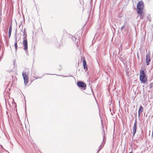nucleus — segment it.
I'll return each instance as SVG.
<instances>
[{"label":"nucleus","mask_w":153,"mask_h":153,"mask_svg":"<svg viewBox=\"0 0 153 153\" xmlns=\"http://www.w3.org/2000/svg\"><path fill=\"white\" fill-rule=\"evenodd\" d=\"M143 8L144 3L143 1H139L137 4V13L140 16L143 15Z\"/></svg>","instance_id":"f257e3e1"},{"label":"nucleus","mask_w":153,"mask_h":153,"mask_svg":"<svg viewBox=\"0 0 153 153\" xmlns=\"http://www.w3.org/2000/svg\"><path fill=\"white\" fill-rule=\"evenodd\" d=\"M140 79L142 83H145L147 81L146 74L143 70H140Z\"/></svg>","instance_id":"f03ea898"},{"label":"nucleus","mask_w":153,"mask_h":153,"mask_svg":"<svg viewBox=\"0 0 153 153\" xmlns=\"http://www.w3.org/2000/svg\"><path fill=\"white\" fill-rule=\"evenodd\" d=\"M77 84L78 86L80 88H81L82 90H85L86 89V84L81 81H79L77 82Z\"/></svg>","instance_id":"7ed1b4c3"},{"label":"nucleus","mask_w":153,"mask_h":153,"mask_svg":"<svg viewBox=\"0 0 153 153\" xmlns=\"http://www.w3.org/2000/svg\"><path fill=\"white\" fill-rule=\"evenodd\" d=\"M22 75L23 77L24 84L25 85H27L28 82V76L26 75V73L23 72L22 73Z\"/></svg>","instance_id":"20e7f679"},{"label":"nucleus","mask_w":153,"mask_h":153,"mask_svg":"<svg viewBox=\"0 0 153 153\" xmlns=\"http://www.w3.org/2000/svg\"><path fill=\"white\" fill-rule=\"evenodd\" d=\"M22 44L24 46V49L25 51H27L28 48L27 41V40L26 39H23Z\"/></svg>","instance_id":"39448f33"},{"label":"nucleus","mask_w":153,"mask_h":153,"mask_svg":"<svg viewBox=\"0 0 153 153\" xmlns=\"http://www.w3.org/2000/svg\"><path fill=\"white\" fill-rule=\"evenodd\" d=\"M146 65H149V62L150 61V59L149 56L147 54L146 56Z\"/></svg>","instance_id":"423d86ee"},{"label":"nucleus","mask_w":153,"mask_h":153,"mask_svg":"<svg viewBox=\"0 0 153 153\" xmlns=\"http://www.w3.org/2000/svg\"><path fill=\"white\" fill-rule=\"evenodd\" d=\"M83 65L84 69L86 71L87 70V65L85 59L83 60Z\"/></svg>","instance_id":"0eeeda50"},{"label":"nucleus","mask_w":153,"mask_h":153,"mask_svg":"<svg viewBox=\"0 0 153 153\" xmlns=\"http://www.w3.org/2000/svg\"><path fill=\"white\" fill-rule=\"evenodd\" d=\"M143 111V108L141 105L140 106V107L139 108V110L138 111V117L139 118L140 116V114Z\"/></svg>","instance_id":"6e6552de"},{"label":"nucleus","mask_w":153,"mask_h":153,"mask_svg":"<svg viewBox=\"0 0 153 153\" xmlns=\"http://www.w3.org/2000/svg\"><path fill=\"white\" fill-rule=\"evenodd\" d=\"M17 31V30H16V32H15V43H17V42L20 39V37H19L18 38V39L17 35L16 34Z\"/></svg>","instance_id":"1a4fd4ad"},{"label":"nucleus","mask_w":153,"mask_h":153,"mask_svg":"<svg viewBox=\"0 0 153 153\" xmlns=\"http://www.w3.org/2000/svg\"><path fill=\"white\" fill-rule=\"evenodd\" d=\"M137 131V125H134L133 128V137L134 136V135L136 133Z\"/></svg>","instance_id":"9d476101"},{"label":"nucleus","mask_w":153,"mask_h":153,"mask_svg":"<svg viewBox=\"0 0 153 153\" xmlns=\"http://www.w3.org/2000/svg\"><path fill=\"white\" fill-rule=\"evenodd\" d=\"M12 26L11 25H10V26L9 30V31H8V37L9 38H10V37L11 35V33L12 31Z\"/></svg>","instance_id":"9b49d317"},{"label":"nucleus","mask_w":153,"mask_h":153,"mask_svg":"<svg viewBox=\"0 0 153 153\" xmlns=\"http://www.w3.org/2000/svg\"><path fill=\"white\" fill-rule=\"evenodd\" d=\"M24 36L23 37V39H26L27 37V32L26 31H23Z\"/></svg>","instance_id":"f8f14e48"},{"label":"nucleus","mask_w":153,"mask_h":153,"mask_svg":"<svg viewBox=\"0 0 153 153\" xmlns=\"http://www.w3.org/2000/svg\"><path fill=\"white\" fill-rule=\"evenodd\" d=\"M14 46L15 48L16 51L17 49V43H15L14 44Z\"/></svg>","instance_id":"ddd939ff"},{"label":"nucleus","mask_w":153,"mask_h":153,"mask_svg":"<svg viewBox=\"0 0 153 153\" xmlns=\"http://www.w3.org/2000/svg\"><path fill=\"white\" fill-rule=\"evenodd\" d=\"M72 39L73 41H75L76 40V38L75 36H72Z\"/></svg>","instance_id":"4468645a"},{"label":"nucleus","mask_w":153,"mask_h":153,"mask_svg":"<svg viewBox=\"0 0 153 153\" xmlns=\"http://www.w3.org/2000/svg\"><path fill=\"white\" fill-rule=\"evenodd\" d=\"M137 125V118H135V120L134 123V125Z\"/></svg>","instance_id":"2eb2a0df"},{"label":"nucleus","mask_w":153,"mask_h":153,"mask_svg":"<svg viewBox=\"0 0 153 153\" xmlns=\"http://www.w3.org/2000/svg\"><path fill=\"white\" fill-rule=\"evenodd\" d=\"M153 86V84L152 83H151L149 85V88H151Z\"/></svg>","instance_id":"dca6fc26"},{"label":"nucleus","mask_w":153,"mask_h":153,"mask_svg":"<svg viewBox=\"0 0 153 153\" xmlns=\"http://www.w3.org/2000/svg\"><path fill=\"white\" fill-rule=\"evenodd\" d=\"M101 146L102 145H100V146L99 147V148H100V149H98L97 153L101 149V148H100V147H101Z\"/></svg>","instance_id":"f3484780"},{"label":"nucleus","mask_w":153,"mask_h":153,"mask_svg":"<svg viewBox=\"0 0 153 153\" xmlns=\"http://www.w3.org/2000/svg\"><path fill=\"white\" fill-rule=\"evenodd\" d=\"M0 146H1V148L2 149H4V150H5L6 151V152H7V150H5V149H4V148H3V146L2 145H0Z\"/></svg>","instance_id":"a211bd4d"},{"label":"nucleus","mask_w":153,"mask_h":153,"mask_svg":"<svg viewBox=\"0 0 153 153\" xmlns=\"http://www.w3.org/2000/svg\"><path fill=\"white\" fill-rule=\"evenodd\" d=\"M59 76H62L63 77H66L70 76H63V75H59Z\"/></svg>","instance_id":"6ab92c4d"},{"label":"nucleus","mask_w":153,"mask_h":153,"mask_svg":"<svg viewBox=\"0 0 153 153\" xmlns=\"http://www.w3.org/2000/svg\"><path fill=\"white\" fill-rule=\"evenodd\" d=\"M134 114L135 115V118H137V113L136 112L135 113H134Z\"/></svg>","instance_id":"aec40b11"},{"label":"nucleus","mask_w":153,"mask_h":153,"mask_svg":"<svg viewBox=\"0 0 153 153\" xmlns=\"http://www.w3.org/2000/svg\"><path fill=\"white\" fill-rule=\"evenodd\" d=\"M140 18L142 19H143V16H142V15L141 16H140Z\"/></svg>","instance_id":"412c9836"},{"label":"nucleus","mask_w":153,"mask_h":153,"mask_svg":"<svg viewBox=\"0 0 153 153\" xmlns=\"http://www.w3.org/2000/svg\"><path fill=\"white\" fill-rule=\"evenodd\" d=\"M124 25H123V26H122V27H121V30L123 29V27H124Z\"/></svg>","instance_id":"4be33fe9"},{"label":"nucleus","mask_w":153,"mask_h":153,"mask_svg":"<svg viewBox=\"0 0 153 153\" xmlns=\"http://www.w3.org/2000/svg\"><path fill=\"white\" fill-rule=\"evenodd\" d=\"M26 31L25 28L24 30V31Z\"/></svg>","instance_id":"5701e85b"},{"label":"nucleus","mask_w":153,"mask_h":153,"mask_svg":"<svg viewBox=\"0 0 153 153\" xmlns=\"http://www.w3.org/2000/svg\"><path fill=\"white\" fill-rule=\"evenodd\" d=\"M94 39L92 41V42H93V41H94Z\"/></svg>","instance_id":"b1692460"},{"label":"nucleus","mask_w":153,"mask_h":153,"mask_svg":"<svg viewBox=\"0 0 153 153\" xmlns=\"http://www.w3.org/2000/svg\"><path fill=\"white\" fill-rule=\"evenodd\" d=\"M34 77L36 79H38V78L37 77Z\"/></svg>","instance_id":"393cba45"},{"label":"nucleus","mask_w":153,"mask_h":153,"mask_svg":"<svg viewBox=\"0 0 153 153\" xmlns=\"http://www.w3.org/2000/svg\"><path fill=\"white\" fill-rule=\"evenodd\" d=\"M104 138H105V136H103V140H104Z\"/></svg>","instance_id":"a878e982"},{"label":"nucleus","mask_w":153,"mask_h":153,"mask_svg":"<svg viewBox=\"0 0 153 153\" xmlns=\"http://www.w3.org/2000/svg\"><path fill=\"white\" fill-rule=\"evenodd\" d=\"M25 51V52H26V53L27 54V53H28V52H27V51Z\"/></svg>","instance_id":"bb28decb"},{"label":"nucleus","mask_w":153,"mask_h":153,"mask_svg":"<svg viewBox=\"0 0 153 153\" xmlns=\"http://www.w3.org/2000/svg\"><path fill=\"white\" fill-rule=\"evenodd\" d=\"M12 71V70H10V71H9V72H11V71Z\"/></svg>","instance_id":"cd10ccee"},{"label":"nucleus","mask_w":153,"mask_h":153,"mask_svg":"<svg viewBox=\"0 0 153 153\" xmlns=\"http://www.w3.org/2000/svg\"><path fill=\"white\" fill-rule=\"evenodd\" d=\"M129 153H132V152H130Z\"/></svg>","instance_id":"c85d7f7f"},{"label":"nucleus","mask_w":153,"mask_h":153,"mask_svg":"<svg viewBox=\"0 0 153 153\" xmlns=\"http://www.w3.org/2000/svg\"><path fill=\"white\" fill-rule=\"evenodd\" d=\"M25 111L26 112V108H25Z\"/></svg>","instance_id":"c756f323"},{"label":"nucleus","mask_w":153,"mask_h":153,"mask_svg":"<svg viewBox=\"0 0 153 153\" xmlns=\"http://www.w3.org/2000/svg\"><path fill=\"white\" fill-rule=\"evenodd\" d=\"M46 74L48 75V74Z\"/></svg>","instance_id":"7c9ffc66"},{"label":"nucleus","mask_w":153,"mask_h":153,"mask_svg":"<svg viewBox=\"0 0 153 153\" xmlns=\"http://www.w3.org/2000/svg\"><path fill=\"white\" fill-rule=\"evenodd\" d=\"M77 43H78V41H77Z\"/></svg>","instance_id":"2f4dec72"},{"label":"nucleus","mask_w":153,"mask_h":153,"mask_svg":"<svg viewBox=\"0 0 153 153\" xmlns=\"http://www.w3.org/2000/svg\"><path fill=\"white\" fill-rule=\"evenodd\" d=\"M123 153H124V152H123Z\"/></svg>","instance_id":"473e14b6"}]
</instances>
